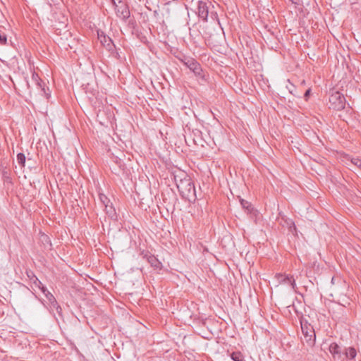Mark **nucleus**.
I'll return each instance as SVG.
<instances>
[{"label": "nucleus", "mask_w": 361, "mask_h": 361, "mask_svg": "<svg viewBox=\"0 0 361 361\" xmlns=\"http://www.w3.org/2000/svg\"><path fill=\"white\" fill-rule=\"evenodd\" d=\"M176 186L181 196L188 201H195L197 198L194 183L188 177L176 182Z\"/></svg>", "instance_id": "nucleus-1"}, {"label": "nucleus", "mask_w": 361, "mask_h": 361, "mask_svg": "<svg viewBox=\"0 0 361 361\" xmlns=\"http://www.w3.org/2000/svg\"><path fill=\"white\" fill-rule=\"evenodd\" d=\"M346 101L345 97L339 92H334L329 99V108L335 111L343 110L345 106Z\"/></svg>", "instance_id": "nucleus-2"}, {"label": "nucleus", "mask_w": 361, "mask_h": 361, "mask_svg": "<svg viewBox=\"0 0 361 361\" xmlns=\"http://www.w3.org/2000/svg\"><path fill=\"white\" fill-rule=\"evenodd\" d=\"M115 6L116 16L123 20H126L130 17V11L128 5L122 1H118L116 3L114 0H111Z\"/></svg>", "instance_id": "nucleus-3"}, {"label": "nucleus", "mask_w": 361, "mask_h": 361, "mask_svg": "<svg viewBox=\"0 0 361 361\" xmlns=\"http://www.w3.org/2000/svg\"><path fill=\"white\" fill-rule=\"evenodd\" d=\"M181 62L192 71L195 75L200 76L202 72L200 64L193 58L184 56Z\"/></svg>", "instance_id": "nucleus-4"}, {"label": "nucleus", "mask_w": 361, "mask_h": 361, "mask_svg": "<svg viewBox=\"0 0 361 361\" xmlns=\"http://www.w3.org/2000/svg\"><path fill=\"white\" fill-rule=\"evenodd\" d=\"M275 278L277 279L279 283L288 285L293 290H295L296 283L295 280L293 276L279 273L276 274Z\"/></svg>", "instance_id": "nucleus-5"}, {"label": "nucleus", "mask_w": 361, "mask_h": 361, "mask_svg": "<svg viewBox=\"0 0 361 361\" xmlns=\"http://www.w3.org/2000/svg\"><path fill=\"white\" fill-rule=\"evenodd\" d=\"M209 4H211L210 1H199L197 5V14L198 16L202 18L204 21L207 20L209 14Z\"/></svg>", "instance_id": "nucleus-6"}, {"label": "nucleus", "mask_w": 361, "mask_h": 361, "mask_svg": "<svg viewBox=\"0 0 361 361\" xmlns=\"http://www.w3.org/2000/svg\"><path fill=\"white\" fill-rule=\"evenodd\" d=\"M301 328L307 343H308L309 345H313L315 339V334L312 328L311 327L310 329V332L308 331L309 329L307 326L305 328L302 325Z\"/></svg>", "instance_id": "nucleus-7"}, {"label": "nucleus", "mask_w": 361, "mask_h": 361, "mask_svg": "<svg viewBox=\"0 0 361 361\" xmlns=\"http://www.w3.org/2000/svg\"><path fill=\"white\" fill-rule=\"evenodd\" d=\"M98 39L107 49L111 50L114 47L113 41L109 37L106 36L103 32L98 33Z\"/></svg>", "instance_id": "nucleus-8"}, {"label": "nucleus", "mask_w": 361, "mask_h": 361, "mask_svg": "<svg viewBox=\"0 0 361 361\" xmlns=\"http://www.w3.org/2000/svg\"><path fill=\"white\" fill-rule=\"evenodd\" d=\"M144 258H146L149 264L156 269H160L161 267V263L159 261L157 258H156L154 255L151 254H146L144 256Z\"/></svg>", "instance_id": "nucleus-9"}, {"label": "nucleus", "mask_w": 361, "mask_h": 361, "mask_svg": "<svg viewBox=\"0 0 361 361\" xmlns=\"http://www.w3.org/2000/svg\"><path fill=\"white\" fill-rule=\"evenodd\" d=\"M33 85L35 86L39 94L45 97L47 99H49L50 94L46 92L45 83L42 80L40 82L33 84Z\"/></svg>", "instance_id": "nucleus-10"}, {"label": "nucleus", "mask_w": 361, "mask_h": 361, "mask_svg": "<svg viewBox=\"0 0 361 361\" xmlns=\"http://www.w3.org/2000/svg\"><path fill=\"white\" fill-rule=\"evenodd\" d=\"M104 207L107 216L112 220H116L117 214L112 203L111 202L110 204L106 205Z\"/></svg>", "instance_id": "nucleus-11"}, {"label": "nucleus", "mask_w": 361, "mask_h": 361, "mask_svg": "<svg viewBox=\"0 0 361 361\" xmlns=\"http://www.w3.org/2000/svg\"><path fill=\"white\" fill-rule=\"evenodd\" d=\"M27 276L30 279L31 283L35 286V287L38 288L40 290L42 286H44L32 271H27Z\"/></svg>", "instance_id": "nucleus-12"}, {"label": "nucleus", "mask_w": 361, "mask_h": 361, "mask_svg": "<svg viewBox=\"0 0 361 361\" xmlns=\"http://www.w3.org/2000/svg\"><path fill=\"white\" fill-rule=\"evenodd\" d=\"M329 351L333 355L334 358H336V356L340 358L341 356V348L336 343H333L330 345Z\"/></svg>", "instance_id": "nucleus-13"}, {"label": "nucleus", "mask_w": 361, "mask_h": 361, "mask_svg": "<svg viewBox=\"0 0 361 361\" xmlns=\"http://www.w3.org/2000/svg\"><path fill=\"white\" fill-rule=\"evenodd\" d=\"M41 291L49 301V305L51 303L56 302V299L54 296L47 289L45 286H42Z\"/></svg>", "instance_id": "nucleus-14"}, {"label": "nucleus", "mask_w": 361, "mask_h": 361, "mask_svg": "<svg viewBox=\"0 0 361 361\" xmlns=\"http://www.w3.org/2000/svg\"><path fill=\"white\" fill-rule=\"evenodd\" d=\"M356 350L353 347H349L345 349V356L348 359H354L356 357Z\"/></svg>", "instance_id": "nucleus-15"}, {"label": "nucleus", "mask_w": 361, "mask_h": 361, "mask_svg": "<svg viewBox=\"0 0 361 361\" xmlns=\"http://www.w3.org/2000/svg\"><path fill=\"white\" fill-rule=\"evenodd\" d=\"M230 356L233 361H243L244 360V356L240 351L233 352Z\"/></svg>", "instance_id": "nucleus-16"}, {"label": "nucleus", "mask_w": 361, "mask_h": 361, "mask_svg": "<svg viewBox=\"0 0 361 361\" xmlns=\"http://www.w3.org/2000/svg\"><path fill=\"white\" fill-rule=\"evenodd\" d=\"M99 200L103 207L111 203L110 200L104 194L99 193Z\"/></svg>", "instance_id": "nucleus-17"}, {"label": "nucleus", "mask_w": 361, "mask_h": 361, "mask_svg": "<svg viewBox=\"0 0 361 361\" xmlns=\"http://www.w3.org/2000/svg\"><path fill=\"white\" fill-rule=\"evenodd\" d=\"M240 204L242 207L247 211V212L251 213L252 212L253 207H252V204L249 202L244 200H241Z\"/></svg>", "instance_id": "nucleus-18"}, {"label": "nucleus", "mask_w": 361, "mask_h": 361, "mask_svg": "<svg viewBox=\"0 0 361 361\" xmlns=\"http://www.w3.org/2000/svg\"><path fill=\"white\" fill-rule=\"evenodd\" d=\"M17 161L21 166H25V156L23 153H18L17 154Z\"/></svg>", "instance_id": "nucleus-19"}, {"label": "nucleus", "mask_w": 361, "mask_h": 361, "mask_svg": "<svg viewBox=\"0 0 361 361\" xmlns=\"http://www.w3.org/2000/svg\"><path fill=\"white\" fill-rule=\"evenodd\" d=\"M351 163L361 170V159L359 158H352Z\"/></svg>", "instance_id": "nucleus-20"}, {"label": "nucleus", "mask_w": 361, "mask_h": 361, "mask_svg": "<svg viewBox=\"0 0 361 361\" xmlns=\"http://www.w3.org/2000/svg\"><path fill=\"white\" fill-rule=\"evenodd\" d=\"M31 81H32V83L33 85V84H35L36 82H40L41 79L39 77L38 74L34 72L32 74Z\"/></svg>", "instance_id": "nucleus-21"}, {"label": "nucleus", "mask_w": 361, "mask_h": 361, "mask_svg": "<svg viewBox=\"0 0 361 361\" xmlns=\"http://www.w3.org/2000/svg\"><path fill=\"white\" fill-rule=\"evenodd\" d=\"M7 43V37L4 34H0V44L6 45Z\"/></svg>", "instance_id": "nucleus-22"}, {"label": "nucleus", "mask_w": 361, "mask_h": 361, "mask_svg": "<svg viewBox=\"0 0 361 361\" xmlns=\"http://www.w3.org/2000/svg\"><path fill=\"white\" fill-rule=\"evenodd\" d=\"M59 305L58 304L57 301L56 300V302L54 303H51L49 305L50 306V308L51 310H54L55 309H56V306H59Z\"/></svg>", "instance_id": "nucleus-23"}, {"label": "nucleus", "mask_w": 361, "mask_h": 361, "mask_svg": "<svg viewBox=\"0 0 361 361\" xmlns=\"http://www.w3.org/2000/svg\"><path fill=\"white\" fill-rule=\"evenodd\" d=\"M55 310L56 311L59 316L62 315V308L61 307L60 305L56 306V309H55Z\"/></svg>", "instance_id": "nucleus-24"}, {"label": "nucleus", "mask_w": 361, "mask_h": 361, "mask_svg": "<svg viewBox=\"0 0 361 361\" xmlns=\"http://www.w3.org/2000/svg\"><path fill=\"white\" fill-rule=\"evenodd\" d=\"M310 92H311V89H308L306 90V92H305V94H304V97L305 98V99L307 100V98L309 97L310 94Z\"/></svg>", "instance_id": "nucleus-25"}, {"label": "nucleus", "mask_w": 361, "mask_h": 361, "mask_svg": "<svg viewBox=\"0 0 361 361\" xmlns=\"http://www.w3.org/2000/svg\"><path fill=\"white\" fill-rule=\"evenodd\" d=\"M287 225L289 226V228H290L292 226L294 227V228H295V225H294V223L293 221L291 220V219H289L288 221H287Z\"/></svg>", "instance_id": "nucleus-26"}, {"label": "nucleus", "mask_w": 361, "mask_h": 361, "mask_svg": "<svg viewBox=\"0 0 361 361\" xmlns=\"http://www.w3.org/2000/svg\"><path fill=\"white\" fill-rule=\"evenodd\" d=\"M289 92L290 94H293V88H289Z\"/></svg>", "instance_id": "nucleus-27"}, {"label": "nucleus", "mask_w": 361, "mask_h": 361, "mask_svg": "<svg viewBox=\"0 0 361 361\" xmlns=\"http://www.w3.org/2000/svg\"><path fill=\"white\" fill-rule=\"evenodd\" d=\"M44 238H46V239H48L47 235H44Z\"/></svg>", "instance_id": "nucleus-28"}]
</instances>
